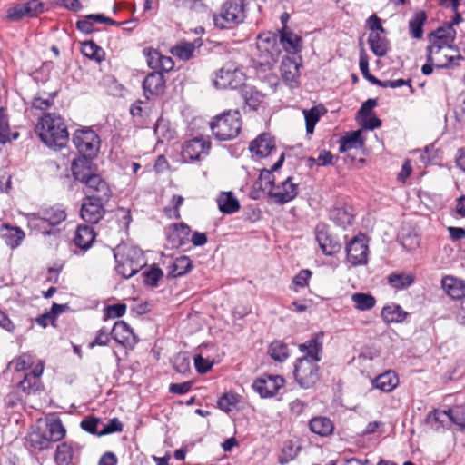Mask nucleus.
Returning a JSON list of instances; mask_svg holds the SVG:
<instances>
[{
    "label": "nucleus",
    "instance_id": "f257e3e1",
    "mask_svg": "<svg viewBox=\"0 0 465 465\" xmlns=\"http://www.w3.org/2000/svg\"><path fill=\"white\" fill-rule=\"evenodd\" d=\"M72 172L75 180L85 185L84 191L85 197L94 196L100 201H109L112 192L106 183L99 174L91 170L87 159H78L72 164Z\"/></svg>",
    "mask_w": 465,
    "mask_h": 465
},
{
    "label": "nucleus",
    "instance_id": "f03ea898",
    "mask_svg": "<svg viewBox=\"0 0 465 465\" xmlns=\"http://www.w3.org/2000/svg\"><path fill=\"white\" fill-rule=\"evenodd\" d=\"M36 132L41 141L50 148H63L69 140L64 121L55 113H45L37 123Z\"/></svg>",
    "mask_w": 465,
    "mask_h": 465
},
{
    "label": "nucleus",
    "instance_id": "7ed1b4c3",
    "mask_svg": "<svg viewBox=\"0 0 465 465\" xmlns=\"http://www.w3.org/2000/svg\"><path fill=\"white\" fill-rule=\"evenodd\" d=\"M114 256L115 270L124 279L134 276L146 264L143 252L130 243L118 244L114 250Z\"/></svg>",
    "mask_w": 465,
    "mask_h": 465
},
{
    "label": "nucleus",
    "instance_id": "20e7f679",
    "mask_svg": "<svg viewBox=\"0 0 465 465\" xmlns=\"http://www.w3.org/2000/svg\"><path fill=\"white\" fill-rule=\"evenodd\" d=\"M213 136L220 141L234 139L242 128L241 114L238 110H229L217 115L210 123Z\"/></svg>",
    "mask_w": 465,
    "mask_h": 465
},
{
    "label": "nucleus",
    "instance_id": "39448f33",
    "mask_svg": "<svg viewBox=\"0 0 465 465\" xmlns=\"http://www.w3.org/2000/svg\"><path fill=\"white\" fill-rule=\"evenodd\" d=\"M66 219L65 210L59 205L42 208L36 213H34L30 223L42 229V233L45 235H58L60 231L54 229Z\"/></svg>",
    "mask_w": 465,
    "mask_h": 465
},
{
    "label": "nucleus",
    "instance_id": "423d86ee",
    "mask_svg": "<svg viewBox=\"0 0 465 465\" xmlns=\"http://www.w3.org/2000/svg\"><path fill=\"white\" fill-rule=\"evenodd\" d=\"M245 4L243 0H227L221 8L220 15L214 16V24L220 28H232L243 22Z\"/></svg>",
    "mask_w": 465,
    "mask_h": 465
},
{
    "label": "nucleus",
    "instance_id": "0eeeda50",
    "mask_svg": "<svg viewBox=\"0 0 465 465\" xmlns=\"http://www.w3.org/2000/svg\"><path fill=\"white\" fill-rule=\"evenodd\" d=\"M293 373L298 384L302 388L309 389L319 379L318 362L309 358H299L295 362Z\"/></svg>",
    "mask_w": 465,
    "mask_h": 465
},
{
    "label": "nucleus",
    "instance_id": "6e6552de",
    "mask_svg": "<svg viewBox=\"0 0 465 465\" xmlns=\"http://www.w3.org/2000/svg\"><path fill=\"white\" fill-rule=\"evenodd\" d=\"M73 142L84 158L94 156L99 150L100 139L91 128L76 130L73 136Z\"/></svg>",
    "mask_w": 465,
    "mask_h": 465
},
{
    "label": "nucleus",
    "instance_id": "1a4fd4ad",
    "mask_svg": "<svg viewBox=\"0 0 465 465\" xmlns=\"http://www.w3.org/2000/svg\"><path fill=\"white\" fill-rule=\"evenodd\" d=\"M244 79L241 70L228 64L216 73L213 84L218 89H236L243 84Z\"/></svg>",
    "mask_w": 465,
    "mask_h": 465
},
{
    "label": "nucleus",
    "instance_id": "9d476101",
    "mask_svg": "<svg viewBox=\"0 0 465 465\" xmlns=\"http://www.w3.org/2000/svg\"><path fill=\"white\" fill-rule=\"evenodd\" d=\"M346 254L348 262L352 266L366 264L369 254L366 237L363 234L353 237L346 246Z\"/></svg>",
    "mask_w": 465,
    "mask_h": 465
},
{
    "label": "nucleus",
    "instance_id": "9b49d317",
    "mask_svg": "<svg viewBox=\"0 0 465 465\" xmlns=\"http://www.w3.org/2000/svg\"><path fill=\"white\" fill-rule=\"evenodd\" d=\"M298 194V183L293 182V178L289 176L285 180L271 186L269 196L274 203L284 204L292 201Z\"/></svg>",
    "mask_w": 465,
    "mask_h": 465
},
{
    "label": "nucleus",
    "instance_id": "f8f14e48",
    "mask_svg": "<svg viewBox=\"0 0 465 465\" xmlns=\"http://www.w3.org/2000/svg\"><path fill=\"white\" fill-rule=\"evenodd\" d=\"M456 32L451 25L447 28L440 27L431 34L433 38L430 45L427 47L429 52V60H432L433 54H440L445 48L451 46L455 39Z\"/></svg>",
    "mask_w": 465,
    "mask_h": 465
},
{
    "label": "nucleus",
    "instance_id": "ddd939ff",
    "mask_svg": "<svg viewBox=\"0 0 465 465\" xmlns=\"http://www.w3.org/2000/svg\"><path fill=\"white\" fill-rule=\"evenodd\" d=\"M301 57L298 55H285L281 63V75L282 81L291 88L299 85Z\"/></svg>",
    "mask_w": 465,
    "mask_h": 465
},
{
    "label": "nucleus",
    "instance_id": "4468645a",
    "mask_svg": "<svg viewBox=\"0 0 465 465\" xmlns=\"http://www.w3.org/2000/svg\"><path fill=\"white\" fill-rule=\"evenodd\" d=\"M108 201H100L94 195L83 200L80 214L84 221L90 223H97L104 216V204Z\"/></svg>",
    "mask_w": 465,
    "mask_h": 465
},
{
    "label": "nucleus",
    "instance_id": "2eb2a0df",
    "mask_svg": "<svg viewBox=\"0 0 465 465\" xmlns=\"http://www.w3.org/2000/svg\"><path fill=\"white\" fill-rule=\"evenodd\" d=\"M284 380L279 375H267L254 381L252 388L262 398L274 396L283 386Z\"/></svg>",
    "mask_w": 465,
    "mask_h": 465
},
{
    "label": "nucleus",
    "instance_id": "dca6fc26",
    "mask_svg": "<svg viewBox=\"0 0 465 465\" xmlns=\"http://www.w3.org/2000/svg\"><path fill=\"white\" fill-rule=\"evenodd\" d=\"M316 240L325 255H333L340 252L341 244L330 233L325 225H318L315 230Z\"/></svg>",
    "mask_w": 465,
    "mask_h": 465
},
{
    "label": "nucleus",
    "instance_id": "f3484780",
    "mask_svg": "<svg viewBox=\"0 0 465 465\" xmlns=\"http://www.w3.org/2000/svg\"><path fill=\"white\" fill-rule=\"evenodd\" d=\"M322 331L315 333L310 340L299 345V350L304 354L302 358H309L312 361L319 362L322 360L323 351Z\"/></svg>",
    "mask_w": 465,
    "mask_h": 465
},
{
    "label": "nucleus",
    "instance_id": "a211bd4d",
    "mask_svg": "<svg viewBox=\"0 0 465 465\" xmlns=\"http://www.w3.org/2000/svg\"><path fill=\"white\" fill-rule=\"evenodd\" d=\"M249 149L256 157L263 158L276 151L275 142L269 134H262L250 143Z\"/></svg>",
    "mask_w": 465,
    "mask_h": 465
},
{
    "label": "nucleus",
    "instance_id": "6ab92c4d",
    "mask_svg": "<svg viewBox=\"0 0 465 465\" xmlns=\"http://www.w3.org/2000/svg\"><path fill=\"white\" fill-rule=\"evenodd\" d=\"M168 278H178L185 275L192 269V261L188 256L183 255L169 258L163 262Z\"/></svg>",
    "mask_w": 465,
    "mask_h": 465
},
{
    "label": "nucleus",
    "instance_id": "aec40b11",
    "mask_svg": "<svg viewBox=\"0 0 465 465\" xmlns=\"http://www.w3.org/2000/svg\"><path fill=\"white\" fill-rule=\"evenodd\" d=\"M111 336L117 343L124 346H132L138 341L131 327L124 321H117L114 324Z\"/></svg>",
    "mask_w": 465,
    "mask_h": 465
},
{
    "label": "nucleus",
    "instance_id": "412c9836",
    "mask_svg": "<svg viewBox=\"0 0 465 465\" xmlns=\"http://www.w3.org/2000/svg\"><path fill=\"white\" fill-rule=\"evenodd\" d=\"M164 88L165 79L161 72L150 73L143 81V94L147 99L150 96L162 94Z\"/></svg>",
    "mask_w": 465,
    "mask_h": 465
},
{
    "label": "nucleus",
    "instance_id": "4be33fe9",
    "mask_svg": "<svg viewBox=\"0 0 465 465\" xmlns=\"http://www.w3.org/2000/svg\"><path fill=\"white\" fill-rule=\"evenodd\" d=\"M210 147V141L203 138H193L185 143L183 155L191 160H199L203 154L208 153Z\"/></svg>",
    "mask_w": 465,
    "mask_h": 465
},
{
    "label": "nucleus",
    "instance_id": "5701e85b",
    "mask_svg": "<svg viewBox=\"0 0 465 465\" xmlns=\"http://www.w3.org/2000/svg\"><path fill=\"white\" fill-rule=\"evenodd\" d=\"M191 228L183 223H173L166 229V234L169 242L174 247L183 245L189 239Z\"/></svg>",
    "mask_w": 465,
    "mask_h": 465
},
{
    "label": "nucleus",
    "instance_id": "b1692460",
    "mask_svg": "<svg viewBox=\"0 0 465 465\" xmlns=\"http://www.w3.org/2000/svg\"><path fill=\"white\" fill-rule=\"evenodd\" d=\"M279 45L292 55H296L301 47L302 38L289 30L287 26L279 31Z\"/></svg>",
    "mask_w": 465,
    "mask_h": 465
},
{
    "label": "nucleus",
    "instance_id": "393cba45",
    "mask_svg": "<svg viewBox=\"0 0 465 465\" xmlns=\"http://www.w3.org/2000/svg\"><path fill=\"white\" fill-rule=\"evenodd\" d=\"M441 286L452 299L465 297V282L453 276H446L441 280Z\"/></svg>",
    "mask_w": 465,
    "mask_h": 465
},
{
    "label": "nucleus",
    "instance_id": "a878e982",
    "mask_svg": "<svg viewBox=\"0 0 465 465\" xmlns=\"http://www.w3.org/2000/svg\"><path fill=\"white\" fill-rule=\"evenodd\" d=\"M95 239V232L90 225H78L74 242L77 247L86 251L88 250Z\"/></svg>",
    "mask_w": 465,
    "mask_h": 465
},
{
    "label": "nucleus",
    "instance_id": "bb28decb",
    "mask_svg": "<svg viewBox=\"0 0 465 465\" xmlns=\"http://www.w3.org/2000/svg\"><path fill=\"white\" fill-rule=\"evenodd\" d=\"M450 421L449 408L447 410H433L428 413L426 423L434 430L444 429Z\"/></svg>",
    "mask_w": 465,
    "mask_h": 465
},
{
    "label": "nucleus",
    "instance_id": "cd10ccee",
    "mask_svg": "<svg viewBox=\"0 0 465 465\" xmlns=\"http://www.w3.org/2000/svg\"><path fill=\"white\" fill-rule=\"evenodd\" d=\"M219 210L227 214L234 213L240 209V203L232 192H223L217 198Z\"/></svg>",
    "mask_w": 465,
    "mask_h": 465
},
{
    "label": "nucleus",
    "instance_id": "c85d7f7f",
    "mask_svg": "<svg viewBox=\"0 0 465 465\" xmlns=\"http://www.w3.org/2000/svg\"><path fill=\"white\" fill-rule=\"evenodd\" d=\"M382 33L373 32L370 33L368 36V44L372 53L378 56H385L388 52L389 41L385 36L381 35Z\"/></svg>",
    "mask_w": 465,
    "mask_h": 465
},
{
    "label": "nucleus",
    "instance_id": "c756f323",
    "mask_svg": "<svg viewBox=\"0 0 465 465\" xmlns=\"http://www.w3.org/2000/svg\"><path fill=\"white\" fill-rule=\"evenodd\" d=\"M76 455L74 447L68 442H63L56 448L54 461L56 465H70Z\"/></svg>",
    "mask_w": 465,
    "mask_h": 465
},
{
    "label": "nucleus",
    "instance_id": "7c9ffc66",
    "mask_svg": "<svg viewBox=\"0 0 465 465\" xmlns=\"http://www.w3.org/2000/svg\"><path fill=\"white\" fill-rule=\"evenodd\" d=\"M25 232L19 227L5 225L2 230V238L11 248H17L25 238Z\"/></svg>",
    "mask_w": 465,
    "mask_h": 465
},
{
    "label": "nucleus",
    "instance_id": "2f4dec72",
    "mask_svg": "<svg viewBox=\"0 0 465 465\" xmlns=\"http://www.w3.org/2000/svg\"><path fill=\"white\" fill-rule=\"evenodd\" d=\"M427 21V15L420 10L413 14L409 21V33L412 38L420 39L423 35V25Z\"/></svg>",
    "mask_w": 465,
    "mask_h": 465
},
{
    "label": "nucleus",
    "instance_id": "473e14b6",
    "mask_svg": "<svg viewBox=\"0 0 465 465\" xmlns=\"http://www.w3.org/2000/svg\"><path fill=\"white\" fill-rule=\"evenodd\" d=\"M284 162V153H281L277 162L271 167L270 170L263 169L260 174L261 187L263 191L269 193L270 187L276 184L272 172L280 169Z\"/></svg>",
    "mask_w": 465,
    "mask_h": 465
},
{
    "label": "nucleus",
    "instance_id": "72a5a7b5",
    "mask_svg": "<svg viewBox=\"0 0 465 465\" xmlns=\"http://www.w3.org/2000/svg\"><path fill=\"white\" fill-rule=\"evenodd\" d=\"M407 312L398 304L391 303L383 307L381 311L382 319L388 322H401L405 320Z\"/></svg>",
    "mask_w": 465,
    "mask_h": 465
},
{
    "label": "nucleus",
    "instance_id": "f704fd0d",
    "mask_svg": "<svg viewBox=\"0 0 465 465\" xmlns=\"http://www.w3.org/2000/svg\"><path fill=\"white\" fill-rule=\"evenodd\" d=\"M398 384V377L393 371H386L372 381V385L384 392L391 391Z\"/></svg>",
    "mask_w": 465,
    "mask_h": 465
},
{
    "label": "nucleus",
    "instance_id": "c9c22d12",
    "mask_svg": "<svg viewBox=\"0 0 465 465\" xmlns=\"http://www.w3.org/2000/svg\"><path fill=\"white\" fill-rule=\"evenodd\" d=\"M309 427L312 432L320 436H328L333 431L331 420L326 417H315L310 420Z\"/></svg>",
    "mask_w": 465,
    "mask_h": 465
},
{
    "label": "nucleus",
    "instance_id": "e433bc0d",
    "mask_svg": "<svg viewBox=\"0 0 465 465\" xmlns=\"http://www.w3.org/2000/svg\"><path fill=\"white\" fill-rule=\"evenodd\" d=\"M390 286L396 290H404L412 285L414 276L406 272H392L387 277Z\"/></svg>",
    "mask_w": 465,
    "mask_h": 465
},
{
    "label": "nucleus",
    "instance_id": "4c0bfd02",
    "mask_svg": "<svg viewBox=\"0 0 465 465\" xmlns=\"http://www.w3.org/2000/svg\"><path fill=\"white\" fill-rule=\"evenodd\" d=\"M47 430L46 434L49 438V440L53 441H59L61 440L66 433V430L62 424V421L58 418H54L51 420H48L47 421Z\"/></svg>",
    "mask_w": 465,
    "mask_h": 465
},
{
    "label": "nucleus",
    "instance_id": "58836bf2",
    "mask_svg": "<svg viewBox=\"0 0 465 465\" xmlns=\"http://www.w3.org/2000/svg\"><path fill=\"white\" fill-rule=\"evenodd\" d=\"M324 112L325 109L320 106H313L309 110H303L307 134L313 133L316 124L320 120L321 115L324 114Z\"/></svg>",
    "mask_w": 465,
    "mask_h": 465
},
{
    "label": "nucleus",
    "instance_id": "ea45409f",
    "mask_svg": "<svg viewBox=\"0 0 465 465\" xmlns=\"http://www.w3.org/2000/svg\"><path fill=\"white\" fill-rule=\"evenodd\" d=\"M363 145L361 133L360 130L354 131L341 139L340 151L346 152L351 149H357Z\"/></svg>",
    "mask_w": 465,
    "mask_h": 465
},
{
    "label": "nucleus",
    "instance_id": "a19ab883",
    "mask_svg": "<svg viewBox=\"0 0 465 465\" xmlns=\"http://www.w3.org/2000/svg\"><path fill=\"white\" fill-rule=\"evenodd\" d=\"M351 301L359 311H368L372 309L376 304L375 298L368 293L355 292L351 295Z\"/></svg>",
    "mask_w": 465,
    "mask_h": 465
},
{
    "label": "nucleus",
    "instance_id": "79ce46f5",
    "mask_svg": "<svg viewBox=\"0 0 465 465\" xmlns=\"http://www.w3.org/2000/svg\"><path fill=\"white\" fill-rule=\"evenodd\" d=\"M81 52L84 56L96 62H101L104 56V50L93 41L83 43Z\"/></svg>",
    "mask_w": 465,
    "mask_h": 465
},
{
    "label": "nucleus",
    "instance_id": "37998d69",
    "mask_svg": "<svg viewBox=\"0 0 465 465\" xmlns=\"http://www.w3.org/2000/svg\"><path fill=\"white\" fill-rule=\"evenodd\" d=\"M243 98L246 106H248L250 110L255 111L262 103L264 96L261 92L257 90H254L251 87H245L243 91Z\"/></svg>",
    "mask_w": 465,
    "mask_h": 465
},
{
    "label": "nucleus",
    "instance_id": "c03bdc74",
    "mask_svg": "<svg viewBox=\"0 0 465 465\" xmlns=\"http://www.w3.org/2000/svg\"><path fill=\"white\" fill-rule=\"evenodd\" d=\"M331 219L339 226L346 227L353 222V215L344 208H334L330 213Z\"/></svg>",
    "mask_w": 465,
    "mask_h": 465
},
{
    "label": "nucleus",
    "instance_id": "a18cd8bd",
    "mask_svg": "<svg viewBox=\"0 0 465 465\" xmlns=\"http://www.w3.org/2000/svg\"><path fill=\"white\" fill-rule=\"evenodd\" d=\"M195 45L193 43H181L172 49V54L183 61H188L193 56Z\"/></svg>",
    "mask_w": 465,
    "mask_h": 465
},
{
    "label": "nucleus",
    "instance_id": "49530a36",
    "mask_svg": "<svg viewBox=\"0 0 465 465\" xmlns=\"http://www.w3.org/2000/svg\"><path fill=\"white\" fill-rule=\"evenodd\" d=\"M268 353L273 360L278 361H283L289 356L287 345L280 341H275L270 344Z\"/></svg>",
    "mask_w": 465,
    "mask_h": 465
},
{
    "label": "nucleus",
    "instance_id": "de8ad7c7",
    "mask_svg": "<svg viewBox=\"0 0 465 465\" xmlns=\"http://www.w3.org/2000/svg\"><path fill=\"white\" fill-rule=\"evenodd\" d=\"M55 96V94H47L45 93L44 94H38L32 99L31 105L34 109L40 110V111H45L51 108L54 104V98Z\"/></svg>",
    "mask_w": 465,
    "mask_h": 465
},
{
    "label": "nucleus",
    "instance_id": "09e8293b",
    "mask_svg": "<svg viewBox=\"0 0 465 465\" xmlns=\"http://www.w3.org/2000/svg\"><path fill=\"white\" fill-rule=\"evenodd\" d=\"M359 67L365 79L372 84L380 86L381 80L370 74L369 58L364 49H361L360 52Z\"/></svg>",
    "mask_w": 465,
    "mask_h": 465
},
{
    "label": "nucleus",
    "instance_id": "8fccbe9b",
    "mask_svg": "<svg viewBox=\"0 0 465 465\" xmlns=\"http://www.w3.org/2000/svg\"><path fill=\"white\" fill-rule=\"evenodd\" d=\"M34 363L30 354L23 353L9 362L7 368L15 371H23L31 367Z\"/></svg>",
    "mask_w": 465,
    "mask_h": 465
},
{
    "label": "nucleus",
    "instance_id": "3c124183",
    "mask_svg": "<svg viewBox=\"0 0 465 465\" xmlns=\"http://www.w3.org/2000/svg\"><path fill=\"white\" fill-rule=\"evenodd\" d=\"M18 387L25 393L31 394L35 393L36 391H41L42 383L41 381H35L33 377L28 373L25 374L23 381H21L18 384Z\"/></svg>",
    "mask_w": 465,
    "mask_h": 465
},
{
    "label": "nucleus",
    "instance_id": "603ef678",
    "mask_svg": "<svg viewBox=\"0 0 465 465\" xmlns=\"http://www.w3.org/2000/svg\"><path fill=\"white\" fill-rule=\"evenodd\" d=\"M450 421L460 428H465V405L449 408Z\"/></svg>",
    "mask_w": 465,
    "mask_h": 465
},
{
    "label": "nucleus",
    "instance_id": "864d4df0",
    "mask_svg": "<svg viewBox=\"0 0 465 465\" xmlns=\"http://www.w3.org/2000/svg\"><path fill=\"white\" fill-rule=\"evenodd\" d=\"M173 365L177 372L185 374L190 371V357L185 352L178 353L173 357Z\"/></svg>",
    "mask_w": 465,
    "mask_h": 465
},
{
    "label": "nucleus",
    "instance_id": "5fc2aeb1",
    "mask_svg": "<svg viewBox=\"0 0 465 465\" xmlns=\"http://www.w3.org/2000/svg\"><path fill=\"white\" fill-rule=\"evenodd\" d=\"M30 441L32 443V446L38 450L48 449L52 442L45 432L42 433L39 431L33 432L30 435Z\"/></svg>",
    "mask_w": 465,
    "mask_h": 465
},
{
    "label": "nucleus",
    "instance_id": "6e6d98bb",
    "mask_svg": "<svg viewBox=\"0 0 465 465\" xmlns=\"http://www.w3.org/2000/svg\"><path fill=\"white\" fill-rule=\"evenodd\" d=\"M238 402L237 396L232 393H224L218 401V407L225 411L230 412L233 408H235Z\"/></svg>",
    "mask_w": 465,
    "mask_h": 465
},
{
    "label": "nucleus",
    "instance_id": "4d7b16f0",
    "mask_svg": "<svg viewBox=\"0 0 465 465\" xmlns=\"http://www.w3.org/2000/svg\"><path fill=\"white\" fill-rule=\"evenodd\" d=\"M103 428L99 430L98 436L121 432L123 430V423L118 418L111 419L106 424H102Z\"/></svg>",
    "mask_w": 465,
    "mask_h": 465
},
{
    "label": "nucleus",
    "instance_id": "13d9d810",
    "mask_svg": "<svg viewBox=\"0 0 465 465\" xmlns=\"http://www.w3.org/2000/svg\"><path fill=\"white\" fill-rule=\"evenodd\" d=\"M163 271L158 267H153L143 272L145 284L156 287L159 280L163 277Z\"/></svg>",
    "mask_w": 465,
    "mask_h": 465
},
{
    "label": "nucleus",
    "instance_id": "bf43d9fd",
    "mask_svg": "<svg viewBox=\"0 0 465 465\" xmlns=\"http://www.w3.org/2000/svg\"><path fill=\"white\" fill-rule=\"evenodd\" d=\"M444 64H446V62L440 58V54H433L432 60H429V52L427 51V63L421 67V72L423 74L429 75L433 71V65L441 67Z\"/></svg>",
    "mask_w": 465,
    "mask_h": 465
},
{
    "label": "nucleus",
    "instance_id": "052dcab7",
    "mask_svg": "<svg viewBox=\"0 0 465 465\" xmlns=\"http://www.w3.org/2000/svg\"><path fill=\"white\" fill-rule=\"evenodd\" d=\"M25 13H27L28 17L36 16L44 12V3L40 0H29L25 3Z\"/></svg>",
    "mask_w": 465,
    "mask_h": 465
},
{
    "label": "nucleus",
    "instance_id": "680f3d73",
    "mask_svg": "<svg viewBox=\"0 0 465 465\" xmlns=\"http://www.w3.org/2000/svg\"><path fill=\"white\" fill-rule=\"evenodd\" d=\"M143 54L146 56L148 66L152 69L157 70L163 54L155 49H144Z\"/></svg>",
    "mask_w": 465,
    "mask_h": 465
},
{
    "label": "nucleus",
    "instance_id": "e2e57ef3",
    "mask_svg": "<svg viewBox=\"0 0 465 465\" xmlns=\"http://www.w3.org/2000/svg\"><path fill=\"white\" fill-rule=\"evenodd\" d=\"M25 3L18 4L7 11V18L11 21H18L25 16H27V13H25Z\"/></svg>",
    "mask_w": 465,
    "mask_h": 465
},
{
    "label": "nucleus",
    "instance_id": "0e129e2a",
    "mask_svg": "<svg viewBox=\"0 0 465 465\" xmlns=\"http://www.w3.org/2000/svg\"><path fill=\"white\" fill-rule=\"evenodd\" d=\"M110 334L108 330L102 328L97 331V334L93 341L89 343V348L94 346H105L110 341Z\"/></svg>",
    "mask_w": 465,
    "mask_h": 465
},
{
    "label": "nucleus",
    "instance_id": "69168bd1",
    "mask_svg": "<svg viewBox=\"0 0 465 465\" xmlns=\"http://www.w3.org/2000/svg\"><path fill=\"white\" fill-rule=\"evenodd\" d=\"M311 277L312 272L308 269H303L293 277L292 283L295 287L304 288L308 285Z\"/></svg>",
    "mask_w": 465,
    "mask_h": 465
},
{
    "label": "nucleus",
    "instance_id": "338daca9",
    "mask_svg": "<svg viewBox=\"0 0 465 465\" xmlns=\"http://www.w3.org/2000/svg\"><path fill=\"white\" fill-rule=\"evenodd\" d=\"M194 366L199 373L203 374L212 369L213 361L199 354L194 357Z\"/></svg>",
    "mask_w": 465,
    "mask_h": 465
},
{
    "label": "nucleus",
    "instance_id": "774afa93",
    "mask_svg": "<svg viewBox=\"0 0 465 465\" xmlns=\"http://www.w3.org/2000/svg\"><path fill=\"white\" fill-rule=\"evenodd\" d=\"M99 424H100L99 419L94 418V417H90V418H87V419H84L82 420L81 428L89 433L98 435Z\"/></svg>",
    "mask_w": 465,
    "mask_h": 465
}]
</instances>
